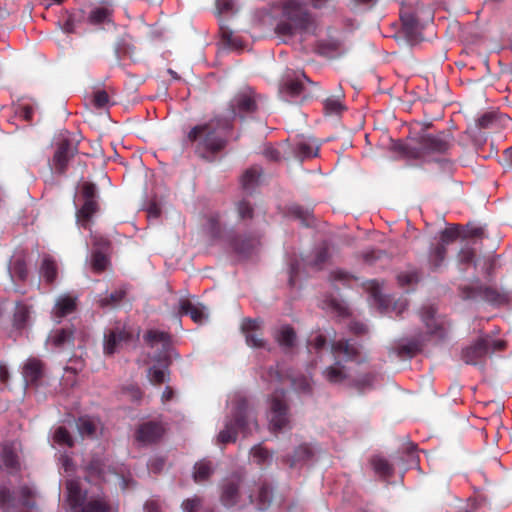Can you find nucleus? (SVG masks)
<instances>
[{
    "mask_svg": "<svg viewBox=\"0 0 512 512\" xmlns=\"http://www.w3.org/2000/svg\"><path fill=\"white\" fill-rule=\"evenodd\" d=\"M231 123L223 117H214L193 126L184 137V144L190 146L196 155L212 161L223 150L228 141Z\"/></svg>",
    "mask_w": 512,
    "mask_h": 512,
    "instance_id": "nucleus-1",
    "label": "nucleus"
},
{
    "mask_svg": "<svg viewBox=\"0 0 512 512\" xmlns=\"http://www.w3.org/2000/svg\"><path fill=\"white\" fill-rule=\"evenodd\" d=\"M453 143L454 138L448 131H440L436 134L423 132L407 143L396 142L393 148L407 158L430 161L434 154L447 153Z\"/></svg>",
    "mask_w": 512,
    "mask_h": 512,
    "instance_id": "nucleus-2",
    "label": "nucleus"
},
{
    "mask_svg": "<svg viewBox=\"0 0 512 512\" xmlns=\"http://www.w3.org/2000/svg\"><path fill=\"white\" fill-rule=\"evenodd\" d=\"M230 404L231 410L225 418L224 428L217 436L218 442L221 444L235 442L238 433L247 436L258 428L254 412L244 396L235 395Z\"/></svg>",
    "mask_w": 512,
    "mask_h": 512,
    "instance_id": "nucleus-3",
    "label": "nucleus"
},
{
    "mask_svg": "<svg viewBox=\"0 0 512 512\" xmlns=\"http://www.w3.org/2000/svg\"><path fill=\"white\" fill-rule=\"evenodd\" d=\"M283 16L284 19L275 28L279 35L292 36L296 33H310L314 30L313 17L299 0H287L283 6Z\"/></svg>",
    "mask_w": 512,
    "mask_h": 512,
    "instance_id": "nucleus-4",
    "label": "nucleus"
},
{
    "mask_svg": "<svg viewBox=\"0 0 512 512\" xmlns=\"http://www.w3.org/2000/svg\"><path fill=\"white\" fill-rule=\"evenodd\" d=\"M331 353L335 358V363L323 371L324 378L332 384H341L344 381H350L351 373L341 361L355 360L358 355V348L349 340L335 341L331 345Z\"/></svg>",
    "mask_w": 512,
    "mask_h": 512,
    "instance_id": "nucleus-5",
    "label": "nucleus"
},
{
    "mask_svg": "<svg viewBox=\"0 0 512 512\" xmlns=\"http://www.w3.org/2000/svg\"><path fill=\"white\" fill-rule=\"evenodd\" d=\"M67 503L69 512H110V506L102 496L87 498L86 491H83L76 480H68Z\"/></svg>",
    "mask_w": 512,
    "mask_h": 512,
    "instance_id": "nucleus-6",
    "label": "nucleus"
},
{
    "mask_svg": "<svg viewBox=\"0 0 512 512\" xmlns=\"http://www.w3.org/2000/svg\"><path fill=\"white\" fill-rule=\"evenodd\" d=\"M504 345L502 340L484 335L462 350L461 359L468 365H481L488 355L502 350Z\"/></svg>",
    "mask_w": 512,
    "mask_h": 512,
    "instance_id": "nucleus-7",
    "label": "nucleus"
},
{
    "mask_svg": "<svg viewBox=\"0 0 512 512\" xmlns=\"http://www.w3.org/2000/svg\"><path fill=\"white\" fill-rule=\"evenodd\" d=\"M304 81L314 85L304 72L287 73L279 91L281 98L288 103H302L307 97Z\"/></svg>",
    "mask_w": 512,
    "mask_h": 512,
    "instance_id": "nucleus-8",
    "label": "nucleus"
},
{
    "mask_svg": "<svg viewBox=\"0 0 512 512\" xmlns=\"http://www.w3.org/2000/svg\"><path fill=\"white\" fill-rule=\"evenodd\" d=\"M268 419L270 428L273 431H281L290 427V416L284 390L276 389L272 395Z\"/></svg>",
    "mask_w": 512,
    "mask_h": 512,
    "instance_id": "nucleus-9",
    "label": "nucleus"
},
{
    "mask_svg": "<svg viewBox=\"0 0 512 512\" xmlns=\"http://www.w3.org/2000/svg\"><path fill=\"white\" fill-rule=\"evenodd\" d=\"M260 102L261 97L251 87H245L233 97L230 107L235 117L244 119L258 110Z\"/></svg>",
    "mask_w": 512,
    "mask_h": 512,
    "instance_id": "nucleus-10",
    "label": "nucleus"
},
{
    "mask_svg": "<svg viewBox=\"0 0 512 512\" xmlns=\"http://www.w3.org/2000/svg\"><path fill=\"white\" fill-rule=\"evenodd\" d=\"M135 331L127 325L117 324L104 333L103 350L106 355L119 352L120 349L134 340Z\"/></svg>",
    "mask_w": 512,
    "mask_h": 512,
    "instance_id": "nucleus-11",
    "label": "nucleus"
},
{
    "mask_svg": "<svg viewBox=\"0 0 512 512\" xmlns=\"http://www.w3.org/2000/svg\"><path fill=\"white\" fill-rule=\"evenodd\" d=\"M97 188L93 183H84L81 187L79 200L82 201V205L76 211L77 222L86 227L88 221L98 210L97 202Z\"/></svg>",
    "mask_w": 512,
    "mask_h": 512,
    "instance_id": "nucleus-12",
    "label": "nucleus"
},
{
    "mask_svg": "<svg viewBox=\"0 0 512 512\" xmlns=\"http://www.w3.org/2000/svg\"><path fill=\"white\" fill-rule=\"evenodd\" d=\"M144 339L151 348L157 349L154 360L162 363H167L171 360L174 350L171 346V337L168 333L158 330H149L145 334Z\"/></svg>",
    "mask_w": 512,
    "mask_h": 512,
    "instance_id": "nucleus-13",
    "label": "nucleus"
},
{
    "mask_svg": "<svg viewBox=\"0 0 512 512\" xmlns=\"http://www.w3.org/2000/svg\"><path fill=\"white\" fill-rule=\"evenodd\" d=\"M420 317L428 334L440 339L445 337L447 332L446 321L437 314V308L434 305H423L420 309Z\"/></svg>",
    "mask_w": 512,
    "mask_h": 512,
    "instance_id": "nucleus-14",
    "label": "nucleus"
},
{
    "mask_svg": "<svg viewBox=\"0 0 512 512\" xmlns=\"http://www.w3.org/2000/svg\"><path fill=\"white\" fill-rule=\"evenodd\" d=\"M75 152L76 147L68 139L61 140L53 156L51 169L58 174H63Z\"/></svg>",
    "mask_w": 512,
    "mask_h": 512,
    "instance_id": "nucleus-15",
    "label": "nucleus"
},
{
    "mask_svg": "<svg viewBox=\"0 0 512 512\" xmlns=\"http://www.w3.org/2000/svg\"><path fill=\"white\" fill-rule=\"evenodd\" d=\"M227 241L236 253L247 256L260 245V235L258 233H248L239 237L229 235Z\"/></svg>",
    "mask_w": 512,
    "mask_h": 512,
    "instance_id": "nucleus-16",
    "label": "nucleus"
},
{
    "mask_svg": "<svg viewBox=\"0 0 512 512\" xmlns=\"http://www.w3.org/2000/svg\"><path fill=\"white\" fill-rule=\"evenodd\" d=\"M165 432L162 423L147 421L139 425L136 431V439L143 444H151L160 440Z\"/></svg>",
    "mask_w": 512,
    "mask_h": 512,
    "instance_id": "nucleus-17",
    "label": "nucleus"
},
{
    "mask_svg": "<svg viewBox=\"0 0 512 512\" xmlns=\"http://www.w3.org/2000/svg\"><path fill=\"white\" fill-rule=\"evenodd\" d=\"M241 478L233 476L222 485L221 502L226 507H233L238 503Z\"/></svg>",
    "mask_w": 512,
    "mask_h": 512,
    "instance_id": "nucleus-18",
    "label": "nucleus"
},
{
    "mask_svg": "<svg viewBox=\"0 0 512 512\" xmlns=\"http://www.w3.org/2000/svg\"><path fill=\"white\" fill-rule=\"evenodd\" d=\"M243 332L245 333L246 343L250 347L264 348L265 341L261 338L257 331L260 329V321L257 319H244L242 326Z\"/></svg>",
    "mask_w": 512,
    "mask_h": 512,
    "instance_id": "nucleus-19",
    "label": "nucleus"
},
{
    "mask_svg": "<svg viewBox=\"0 0 512 512\" xmlns=\"http://www.w3.org/2000/svg\"><path fill=\"white\" fill-rule=\"evenodd\" d=\"M179 312L181 315H189L196 323H202L208 317L207 309L204 305L194 303L188 299L180 300Z\"/></svg>",
    "mask_w": 512,
    "mask_h": 512,
    "instance_id": "nucleus-20",
    "label": "nucleus"
},
{
    "mask_svg": "<svg viewBox=\"0 0 512 512\" xmlns=\"http://www.w3.org/2000/svg\"><path fill=\"white\" fill-rule=\"evenodd\" d=\"M73 344V330L70 328H57L50 332L46 345L53 349H61Z\"/></svg>",
    "mask_w": 512,
    "mask_h": 512,
    "instance_id": "nucleus-21",
    "label": "nucleus"
},
{
    "mask_svg": "<svg viewBox=\"0 0 512 512\" xmlns=\"http://www.w3.org/2000/svg\"><path fill=\"white\" fill-rule=\"evenodd\" d=\"M43 373V363L37 358H29L23 365L22 375L26 384H36Z\"/></svg>",
    "mask_w": 512,
    "mask_h": 512,
    "instance_id": "nucleus-22",
    "label": "nucleus"
},
{
    "mask_svg": "<svg viewBox=\"0 0 512 512\" xmlns=\"http://www.w3.org/2000/svg\"><path fill=\"white\" fill-rule=\"evenodd\" d=\"M293 153L300 160L317 156L318 145L315 140L301 137L293 145Z\"/></svg>",
    "mask_w": 512,
    "mask_h": 512,
    "instance_id": "nucleus-23",
    "label": "nucleus"
},
{
    "mask_svg": "<svg viewBox=\"0 0 512 512\" xmlns=\"http://www.w3.org/2000/svg\"><path fill=\"white\" fill-rule=\"evenodd\" d=\"M75 309L76 297L61 295L55 302L52 314L57 321H60L63 317L73 313Z\"/></svg>",
    "mask_w": 512,
    "mask_h": 512,
    "instance_id": "nucleus-24",
    "label": "nucleus"
},
{
    "mask_svg": "<svg viewBox=\"0 0 512 512\" xmlns=\"http://www.w3.org/2000/svg\"><path fill=\"white\" fill-rule=\"evenodd\" d=\"M421 347V342L418 340H401L394 343L390 348V353L395 354L397 357L406 358L415 355Z\"/></svg>",
    "mask_w": 512,
    "mask_h": 512,
    "instance_id": "nucleus-25",
    "label": "nucleus"
},
{
    "mask_svg": "<svg viewBox=\"0 0 512 512\" xmlns=\"http://www.w3.org/2000/svg\"><path fill=\"white\" fill-rule=\"evenodd\" d=\"M314 449L307 444L298 446L292 456L286 459L291 468L302 466L309 463L314 457Z\"/></svg>",
    "mask_w": 512,
    "mask_h": 512,
    "instance_id": "nucleus-26",
    "label": "nucleus"
},
{
    "mask_svg": "<svg viewBox=\"0 0 512 512\" xmlns=\"http://www.w3.org/2000/svg\"><path fill=\"white\" fill-rule=\"evenodd\" d=\"M40 276L47 283H53L58 274V264L50 255H44L39 268Z\"/></svg>",
    "mask_w": 512,
    "mask_h": 512,
    "instance_id": "nucleus-27",
    "label": "nucleus"
},
{
    "mask_svg": "<svg viewBox=\"0 0 512 512\" xmlns=\"http://www.w3.org/2000/svg\"><path fill=\"white\" fill-rule=\"evenodd\" d=\"M84 19L85 14L83 10L67 13L62 20V30L66 33H75Z\"/></svg>",
    "mask_w": 512,
    "mask_h": 512,
    "instance_id": "nucleus-28",
    "label": "nucleus"
},
{
    "mask_svg": "<svg viewBox=\"0 0 512 512\" xmlns=\"http://www.w3.org/2000/svg\"><path fill=\"white\" fill-rule=\"evenodd\" d=\"M377 379V374L368 372L357 376L351 374L349 384L363 392L374 387V383Z\"/></svg>",
    "mask_w": 512,
    "mask_h": 512,
    "instance_id": "nucleus-29",
    "label": "nucleus"
},
{
    "mask_svg": "<svg viewBox=\"0 0 512 512\" xmlns=\"http://www.w3.org/2000/svg\"><path fill=\"white\" fill-rule=\"evenodd\" d=\"M275 338L282 348L289 349L295 344L296 333L292 327L284 325L276 332Z\"/></svg>",
    "mask_w": 512,
    "mask_h": 512,
    "instance_id": "nucleus-30",
    "label": "nucleus"
},
{
    "mask_svg": "<svg viewBox=\"0 0 512 512\" xmlns=\"http://www.w3.org/2000/svg\"><path fill=\"white\" fill-rule=\"evenodd\" d=\"M214 468L211 461L203 459L194 465L193 479L196 483L207 480L213 473Z\"/></svg>",
    "mask_w": 512,
    "mask_h": 512,
    "instance_id": "nucleus-31",
    "label": "nucleus"
},
{
    "mask_svg": "<svg viewBox=\"0 0 512 512\" xmlns=\"http://www.w3.org/2000/svg\"><path fill=\"white\" fill-rule=\"evenodd\" d=\"M9 273L12 279H18L21 281L26 280L28 275V270L26 267V263L23 257H15L11 260L9 265Z\"/></svg>",
    "mask_w": 512,
    "mask_h": 512,
    "instance_id": "nucleus-32",
    "label": "nucleus"
},
{
    "mask_svg": "<svg viewBox=\"0 0 512 512\" xmlns=\"http://www.w3.org/2000/svg\"><path fill=\"white\" fill-rule=\"evenodd\" d=\"M329 256V247L324 242L314 249L312 259L308 261V264L316 269H320L329 259Z\"/></svg>",
    "mask_w": 512,
    "mask_h": 512,
    "instance_id": "nucleus-33",
    "label": "nucleus"
},
{
    "mask_svg": "<svg viewBox=\"0 0 512 512\" xmlns=\"http://www.w3.org/2000/svg\"><path fill=\"white\" fill-rule=\"evenodd\" d=\"M260 172L257 167H252L245 171L241 178L242 188L251 193L259 182Z\"/></svg>",
    "mask_w": 512,
    "mask_h": 512,
    "instance_id": "nucleus-34",
    "label": "nucleus"
},
{
    "mask_svg": "<svg viewBox=\"0 0 512 512\" xmlns=\"http://www.w3.org/2000/svg\"><path fill=\"white\" fill-rule=\"evenodd\" d=\"M125 295L126 290L124 288H119L109 294L106 293L104 296H100L98 304L102 308L114 307L121 302Z\"/></svg>",
    "mask_w": 512,
    "mask_h": 512,
    "instance_id": "nucleus-35",
    "label": "nucleus"
},
{
    "mask_svg": "<svg viewBox=\"0 0 512 512\" xmlns=\"http://www.w3.org/2000/svg\"><path fill=\"white\" fill-rule=\"evenodd\" d=\"M344 97L343 93L341 92L338 95L327 97L324 102V110L326 114L328 115H338L340 114L344 109L345 106L343 105L341 99Z\"/></svg>",
    "mask_w": 512,
    "mask_h": 512,
    "instance_id": "nucleus-36",
    "label": "nucleus"
},
{
    "mask_svg": "<svg viewBox=\"0 0 512 512\" xmlns=\"http://www.w3.org/2000/svg\"><path fill=\"white\" fill-rule=\"evenodd\" d=\"M111 21V10L106 7L93 8L88 16V22L93 25H99Z\"/></svg>",
    "mask_w": 512,
    "mask_h": 512,
    "instance_id": "nucleus-37",
    "label": "nucleus"
},
{
    "mask_svg": "<svg viewBox=\"0 0 512 512\" xmlns=\"http://www.w3.org/2000/svg\"><path fill=\"white\" fill-rule=\"evenodd\" d=\"M36 109L37 105L30 101H22L14 105L15 115L23 118L26 121L32 120Z\"/></svg>",
    "mask_w": 512,
    "mask_h": 512,
    "instance_id": "nucleus-38",
    "label": "nucleus"
},
{
    "mask_svg": "<svg viewBox=\"0 0 512 512\" xmlns=\"http://www.w3.org/2000/svg\"><path fill=\"white\" fill-rule=\"evenodd\" d=\"M272 494V488L267 483L260 486L257 496V508L259 510H266L270 506Z\"/></svg>",
    "mask_w": 512,
    "mask_h": 512,
    "instance_id": "nucleus-39",
    "label": "nucleus"
},
{
    "mask_svg": "<svg viewBox=\"0 0 512 512\" xmlns=\"http://www.w3.org/2000/svg\"><path fill=\"white\" fill-rule=\"evenodd\" d=\"M446 248L443 245H436L432 247L429 252L428 261L433 269L439 268L445 259Z\"/></svg>",
    "mask_w": 512,
    "mask_h": 512,
    "instance_id": "nucleus-40",
    "label": "nucleus"
},
{
    "mask_svg": "<svg viewBox=\"0 0 512 512\" xmlns=\"http://www.w3.org/2000/svg\"><path fill=\"white\" fill-rule=\"evenodd\" d=\"M371 465L375 471L376 474H378L381 477H388L392 474V466L389 464V462L380 456H375L371 459Z\"/></svg>",
    "mask_w": 512,
    "mask_h": 512,
    "instance_id": "nucleus-41",
    "label": "nucleus"
},
{
    "mask_svg": "<svg viewBox=\"0 0 512 512\" xmlns=\"http://www.w3.org/2000/svg\"><path fill=\"white\" fill-rule=\"evenodd\" d=\"M30 311L28 306L18 302L14 313V324L17 328H23L26 326L29 319Z\"/></svg>",
    "mask_w": 512,
    "mask_h": 512,
    "instance_id": "nucleus-42",
    "label": "nucleus"
},
{
    "mask_svg": "<svg viewBox=\"0 0 512 512\" xmlns=\"http://www.w3.org/2000/svg\"><path fill=\"white\" fill-rule=\"evenodd\" d=\"M1 462L9 469H17L19 466L18 457L9 445H5L2 449Z\"/></svg>",
    "mask_w": 512,
    "mask_h": 512,
    "instance_id": "nucleus-43",
    "label": "nucleus"
},
{
    "mask_svg": "<svg viewBox=\"0 0 512 512\" xmlns=\"http://www.w3.org/2000/svg\"><path fill=\"white\" fill-rule=\"evenodd\" d=\"M250 453L253 461L259 465L269 464L272 460V454L261 445H255Z\"/></svg>",
    "mask_w": 512,
    "mask_h": 512,
    "instance_id": "nucleus-44",
    "label": "nucleus"
},
{
    "mask_svg": "<svg viewBox=\"0 0 512 512\" xmlns=\"http://www.w3.org/2000/svg\"><path fill=\"white\" fill-rule=\"evenodd\" d=\"M77 428L82 437H92L96 433L95 423L88 417H80Z\"/></svg>",
    "mask_w": 512,
    "mask_h": 512,
    "instance_id": "nucleus-45",
    "label": "nucleus"
},
{
    "mask_svg": "<svg viewBox=\"0 0 512 512\" xmlns=\"http://www.w3.org/2000/svg\"><path fill=\"white\" fill-rule=\"evenodd\" d=\"M401 19H402V23H403V27L406 32V35L410 39H413V40L417 39L419 36L417 20L412 15L403 16Z\"/></svg>",
    "mask_w": 512,
    "mask_h": 512,
    "instance_id": "nucleus-46",
    "label": "nucleus"
},
{
    "mask_svg": "<svg viewBox=\"0 0 512 512\" xmlns=\"http://www.w3.org/2000/svg\"><path fill=\"white\" fill-rule=\"evenodd\" d=\"M326 346V338L321 334H311L307 341V348L309 353L315 352L316 354L324 350Z\"/></svg>",
    "mask_w": 512,
    "mask_h": 512,
    "instance_id": "nucleus-47",
    "label": "nucleus"
},
{
    "mask_svg": "<svg viewBox=\"0 0 512 512\" xmlns=\"http://www.w3.org/2000/svg\"><path fill=\"white\" fill-rule=\"evenodd\" d=\"M476 123L481 129H491L497 126L498 116L495 112H486L476 120Z\"/></svg>",
    "mask_w": 512,
    "mask_h": 512,
    "instance_id": "nucleus-48",
    "label": "nucleus"
},
{
    "mask_svg": "<svg viewBox=\"0 0 512 512\" xmlns=\"http://www.w3.org/2000/svg\"><path fill=\"white\" fill-rule=\"evenodd\" d=\"M217 9L220 13L236 14L239 9V0H216Z\"/></svg>",
    "mask_w": 512,
    "mask_h": 512,
    "instance_id": "nucleus-49",
    "label": "nucleus"
},
{
    "mask_svg": "<svg viewBox=\"0 0 512 512\" xmlns=\"http://www.w3.org/2000/svg\"><path fill=\"white\" fill-rule=\"evenodd\" d=\"M221 36L223 41L232 48L241 49L243 43L234 32L226 27H221Z\"/></svg>",
    "mask_w": 512,
    "mask_h": 512,
    "instance_id": "nucleus-50",
    "label": "nucleus"
},
{
    "mask_svg": "<svg viewBox=\"0 0 512 512\" xmlns=\"http://www.w3.org/2000/svg\"><path fill=\"white\" fill-rule=\"evenodd\" d=\"M474 245L475 242H466L464 246L461 248L458 254L460 264H470L471 262H473L475 257V251L473 247Z\"/></svg>",
    "mask_w": 512,
    "mask_h": 512,
    "instance_id": "nucleus-51",
    "label": "nucleus"
},
{
    "mask_svg": "<svg viewBox=\"0 0 512 512\" xmlns=\"http://www.w3.org/2000/svg\"><path fill=\"white\" fill-rule=\"evenodd\" d=\"M322 308L336 312L338 315L343 316L346 313V308L341 301L334 297L325 299L322 303Z\"/></svg>",
    "mask_w": 512,
    "mask_h": 512,
    "instance_id": "nucleus-52",
    "label": "nucleus"
},
{
    "mask_svg": "<svg viewBox=\"0 0 512 512\" xmlns=\"http://www.w3.org/2000/svg\"><path fill=\"white\" fill-rule=\"evenodd\" d=\"M108 263L107 257L100 251H95L91 255V266L94 271L100 273L105 270Z\"/></svg>",
    "mask_w": 512,
    "mask_h": 512,
    "instance_id": "nucleus-53",
    "label": "nucleus"
},
{
    "mask_svg": "<svg viewBox=\"0 0 512 512\" xmlns=\"http://www.w3.org/2000/svg\"><path fill=\"white\" fill-rule=\"evenodd\" d=\"M54 440L61 445L72 447L74 444L73 438L65 427H58L54 433Z\"/></svg>",
    "mask_w": 512,
    "mask_h": 512,
    "instance_id": "nucleus-54",
    "label": "nucleus"
},
{
    "mask_svg": "<svg viewBox=\"0 0 512 512\" xmlns=\"http://www.w3.org/2000/svg\"><path fill=\"white\" fill-rule=\"evenodd\" d=\"M292 386L293 388L300 392V393H304V394H309L311 393V383H310V380L306 377V376H301L299 378H293L292 380Z\"/></svg>",
    "mask_w": 512,
    "mask_h": 512,
    "instance_id": "nucleus-55",
    "label": "nucleus"
},
{
    "mask_svg": "<svg viewBox=\"0 0 512 512\" xmlns=\"http://www.w3.org/2000/svg\"><path fill=\"white\" fill-rule=\"evenodd\" d=\"M109 102V95L105 90H97L94 92L92 103L96 108H106L109 105Z\"/></svg>",
    "mask_w": 512,
    "mask_h": 512,
    "instance_id": "nucleus-56",
    "label": "nucleus"
},
{
    "mask_svg": "<svg viewBox=\"0 0 512 512\" xmlns=\"http://www.w3.org/2000/svg\"><path fill=\"white\" fill-rule=\"evenodd\" d=\"M363 259L368 264H374L378 260H381L383 258L387 257V254L383 250L379 249H368L363 252Z\"/></svg>",
    "mask_w": 512,
    "mask_h": 512,
    "instance_id": "nucleus-57",
    "label": "nucleus"
},
{
    "mask_svg": "<svg viewBox=\"0 0 512 512\" xmlns=\"http://www.w3.org/2000/svg\"><path fill=\"white\" fill-rule=\"evenodd\" d=\"M369 289H371V297L374 299L375 303H377L381 308H386V300L381 293L379 284L376 281H372Z\"/></svg>",
    "mask_w": 512,
    "mask_h": 512,
    "instance_id": "nucleus-58",
    "label": "nucleus"
},
{
    "mask_svg": "<svg viewBox=\"0 0 512 512\" xmlns=\"http://www.w3.org/2000/svg\"><path fill=\"white\" fill-rule=\"evenodd\" d=\"M458 237L456 228H446L440 234V242L437 245H443L445 248Z\"/></svg>",
    "mask_w": 512,
    "mask_h": 512,
    "instance_id": "nucleus-59",
    "label": "nucleus"
},
{
    "mask_svg": "<svg viewBox=\"0 0 512 512\" xmlns=\"http://www.w3.org/2000/svg\"><path fill=\"white\" fill-rule=\"evenodd\" d=\"M201 503V498H199L198 496L188 498L184 500L182 503L183 512H197L201 507Z\"/></svg>",
    "mask_w": 512,
    "mask_h": 512,
    "instance_id": "nucleus-60",
    "label": "nucleus"
},
{
    "mask_svg": "<svg viewBox=\"0 0 512 512\" xmlns=\"http://www.w3.org/2000/svg\"><path fill=\"white\" fill-rule=\"evenodd\" d=\"M351 279L352 277L348 273L339 269L330 273V280L334 285H337V283L348 284Z\"/></svg>",
    "mask_w": 512,
    "mask_h": 512,
    "instance_id": "nucleus-61",
    "label": "nucleus"
},
{
    "mask_svg": "<svg viewBox=\"0 0 512 512\" xmlns=\"http://www.w3.org/2000/svg\"><path fill=\"white\" fill-rule=\"evenodd\" d=\"M19 494H20L19 501L21 502L22 506L27 507V508H33L35 506L34 501H32L30 499L31 495H32V491L30 488H28L26 486L21 487L19 490Z\"/></svg>",
    "mask_w": 512,
    "mask_h": 512,
    "instance_id": "nucleus-62",
    "label": "nucleus"
},
{
    "mask_svg": "<svg viewBox=\"0 0 512 512\" xmlns=\"http://www.w3.org/2000/svg\"><path fill=\"white\" fill-rule=\"evenodd\" d=\"M237 211H238L239 218H241L243 220L252 218V216H253V208L245 200L240 201L238 203Z\"/></svg>",
    "mask_w": 512,
    "mask_h": 512,
    "instance_id": "nucleus-63",
    "label": "nucleus"
},
{
    "mask_svg": "<svg viewBox=\"0 0 512 512\" xmlns=\"http://www.w3.org/2000/svg\"><path fill=\"white\" fill-rule=\"evenodd\" d=\"M148 376L150 381L154 384H161L166 378L165 370L157 367L150 368Z\"/></svg>",
    "mask_w": 512,
    "mask_h": 512,
    "instance_id": "nucleus-64",
    "label": "nucleus"
}]
</instances>
